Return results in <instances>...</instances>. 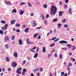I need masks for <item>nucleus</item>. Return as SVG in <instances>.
I'll list each match as a JSON object with an SVG mask.
<instances>
[{
    "mask_svg": "<svg viewBox=\"0 0 76 76\" xmlns=\"http://www.w3.org/2000/svg\"><path fill=\"white\" fill-rule=\"evenodd\" d=\"M50 15L52 16H54L56 15L57 11V8L56 6H52L51 7L50 10Z\"/></svg>",
    "mask_w": 76,
    "mask_h": 76,
    "instance_id": "obj_1",
    "label": "nucleus"
},
{
    "mask_svg": "<svg viewBox=\"0 0 76 76\" xmlns=\"http://www.w3.org/2000/svg\"><path fill=\"white\" fill-rule=\"evenodd\" d=\"M4 41L5 42H8L9 40V37H5L4 38Z\"/></svg>",
    "mask_w": 76,
    "mask_h": 76,
    "instance_id": "obj_2",
    "label": "nucleus"
},
{
    "mask_svg": "<svg viewBox=\"0 0 76 76\" xmlns=\"http://www.w3.org/2000/svg\"><path fill=\"white\" fill-rule=\"evenodd\" d=\"M59 43L60 44H67V42L66 41L64 40L60 41L59 42Z\"/></svg>",
    "mask_w": 76,
    "mask_h": 76,
    "instance_id": "obj_3",
    "label": "nucleus"
},
{
    "mask_svg": "<svg viewBox=\"0 0 76 76\" xmlns=\"http://www.w3.org/2000/svg\"><path fill=\"white\" fill-rule=\"evenodd\" d=\"M13 56L15 57H18V53L16 51H15L13 53Z\"/></svg>",
    "mask_w": 76,
    "mask_h": 76,
    "instance_id": "obj_4",
    "label": "nucleus"
},
{
    "mask_svg": "<svg viewBox=\"0 0 76 76\" xmlns=\"http://www.w3.org/2000/svg\"><path fill=\"white\" fill-rule=\"evenodd\" d=\"M25 10H20V15H23V13H24V12H25Z\"/></svg>",
    "mask_w": 76,
    "mask_h": 76,
    "instance_id": "obj_5",
    "label": "nucleus"
},
{
    "mask_svg": "<svg viewBox=\"0 0 76 76\" xmlns=\"http://www.w3.org/2000/svg\"><path fill=\"white\" fill-rule=\"evenodd\" d=\"M12 66H14V67H16V66H17V64L15 62H12Z\"/></svg>",
    "mask_w": 76,
    "mask_h": 76,
    "instance_id": "obj_6",
    "label": "nucleus"
},
{
    "mask_svg": "<svg viewBox=\"0 0 76 76\" xmlns=\"http://www.w3.org/2000/svg\"><path fill=\"white\" fill-rule=\"evenodd\" d=\"M64 13V12L59 11V16H61L63 15V13Z\"/></svg>",
    "mask_w": 76,
    "mask_h": 76,
    "instance_id": "obj_7",
    "label": "nucleus"
},
{
    "mask_svg": "<svg viewBox=\"0 0 76 76\" xmlns=\"http://www.w3.org/2000/svg\"><path fill=\"white\" fill-rule=\"evenodd\" d=\"M37 48V47H34L32 49L30 50V51H32V52H33L34 53H35V51L34 50H35Z\"/></svg>",
    "mask_w": 76,
    "mask_h": 76,
    "instance_id": "obj_8",
    "label": "nucleus"
},
{
    "mask_svg": "<svg viewBox=\"0 0 76 76\" xmlns=\"http://www.w3.org/2000/svg\"><path fill=\"white\" fill-rule=\"evenodd\" d=\"M29 27L26 28L24 30V32H26V33H27V32H28V31H29Z\"/></svg>",
    "mask_w": 76,
    "mask_h": 76,
    "instance_id": "obj_9",
    "label": "nucleus"
},
{
    "mask_svg": "<svg viewBox=\"0 0 76 76\" xmlns=\"http://www.w3.org/2000/svg\"><path fill=\"white\" fill-rule=\"evenodd\" d=\"M68 13L69 14H70V15H71L72 14V8H69V9L68 10Z\"/></svg>",
    "mask_w": 76,
    "mask_h": 76,
    "instance_id": "obj_10",
    "label": "nucleus"
},
{
    "mask_svg": "<svg viewBox=\"0 0 76 76\" xmlns=\"http://www.w3.org/2000/svg\"><path fill=\"white\" fill-rule=\"evenodd\" d=\"M15 22H16V20H13L11 21V23L12 25H13L14 23H15Z\"/></svg>",
    "mask_w": 76,
    "mask_h": 76,
    "instance_id": "obj_11",
    "label": "nucleus"
},
{
    "mask_svg": "<svg viewBox=\"0 0 76 76\" xmlns=\"http://www.w3.org/2000/svg\"><path fill=\"white\" fill-rule=\"evenodd\" d=\"M26 42L27 44H30V41L29 40V39L28 38L26 39Z\"/></svg>",
    "mask_w": 76,
    "mask_h": 76,
    "instance_id": "obj_12",
    "label": "nucleus"
},
{
    "mask_svg": "<svg viewBox=\"0 0 76 76\" xmlns=\"http://www.w3.org/2000/svg\"><path fill=\"white\" fill-rule=\"evenodd\" d=\"M18 42L19 45H22V39H20L18 40Z\"/></svg>",
    "mask_w": 76,
    "mask_h": 76,
    "instance_id": "obj_13",
    "label": "nucleus"
},
{
    "mask_svg": "<svg viewBox=\"0 0 76 76\" xmlns=\"http://www.w3.org/2000/svg\"><path fill=\"white\" fill-rule=\"evenodd\" d=\"M6 61L7 62H9L10 61V58H9L8 57H7L6 58Z\"/></svg>",
    "mask_w": 76,
    "mask_h": 76,
    "instance_id": "obj_14",
    "label": "nucleus"
},
{
    "mask_svg": "<svg viewBox=\"0 0 76 76\" xmlns=\"http://www.w3.org/2000/svg\"><path fill=\"white\" fill-rule=\"evenodd\" d=\"M37 23H34V22H33V23L32 25V27H35V26H37Z\"/></svg>",
    "mask_w": 76,
    "mask_h": 76,
    "instance_id": "obj_15",
    "label": "nucleus"
},
{
    "mask_svg": "<svg viewBox=\"0 0 76 76\" xmlns=\"http://www.w3.org/2000/svg\"><path fill=\"white\" fill-rule=\"evenodd\" d=\"M16 12H17V11H16V9H13L12 11V13H16Z\"/></svg>",
    "mask_w": 76,
    "mask_h": 76,
    "instance_id": "obj_16",
    "label": "nucleus"
},
{
    "mask_svg": "<svg viewBox=\"0 0 76 76\" xmlns=\"http://www.w3.org/2000/svg\"><path fill=\"white\" fill-rule=\"evenodd\" d=\"M43 52L44 53H45L46 52V50L45 49V48L43 47Z\"/></svg>",
    "mask_w": 76,
    "mask_h": 76,
    "instance_id": "obj_17",
    "label": "nucleus"
},
{
    "mask_svg": "<svg viewBox=\"0 0 76 76\" xmlns=\"http://www.w3.org/2000/svg\"><path fill=\"white\" fill-rule=\"evenodd\" d=\"M5 49H7L9 48V46L7 45H5Z\"/></svg>",
    "mask_w": 76,
    "mask_h": 76,
    "instance_id": "obj_18",
    "label": "nucleus"
},
{
    "mask_svg": "<svg viewBox=\"0 0 76 76\" xmlns=\"http://www.w3.org/2000/svg\"><path fill=\"white\" fill-rule=\"evenodd\" d=\"M38 53H36V54L34 55V58H36L38 57Z\"/></svg>",
    "mask_w": 76,
    "mask_h": 76,
    "instance_id": "obj_19",
    "label": "nucleus"
},
{
    "mask_svg": "<svg viewBox=\"0 0 76 76\" xmlns=\"http://www.w3.org/2000/svg\"><path fill=\"white\" fill-rule=\"evenodd\" d=\"M39 35L38 34L36 33L34 35L33 37H34L35 38H36L37 37V35Z\"/></svg>",
    "mask_w": 76,
    "mask_h": 76,
    "instance_id": "obj_20",
    "label": "nucleus"
},
{
    "mask_svg": "<svg viewBox=\"0 0 76 76\" xmlns=\"http://www.w3.org/2000/svg\"><path fill=\"white\" fill-rule=\"evenodd\" d=\"M7 26H8V24H5L4 26V27L6 30H7Z\"/></svg>",
    "mask_w": 76,
    "mask_h": 76,
    "instance_id": "obj_21",
    "label": "nucleus"
},
{
    "mask_svg": "<svg viewBox=\"0 0 76 76\" xmlns=\"http://www.w3.org/2000/svg\"><path fill=\"white\" fill-rule=\"evenodd\" d=\"M58 28H61V24L60 23H58Z\"/></svg>",
    "mask_w": 76,
    "mask_h": 76,
    "instance_id": "obj_22",
    "label": "nucleus"
},
{
    "mask_svg": "<svg viewBox=\"0 0 76 76\" xmlns=\"http://www.w3.org/2000/svg\"><path fill=\"white\" fill-rule=\"evenodd\" d=\"M58 20V19L57 18H56L55 19H54L53 20V22H57V21Z\"/></svg>",
    "mask_w": 76,
    "mask_h": 76,
    "instance_id": "obj_23",
    "label": "nucleus"
},
{
    "mask_svg": "<svg viewBox=\"0 0 76 76\" xmlns=\"http://www.w3.org/2000/svg\"><path fill=\"white\" fill-rule=\"evenodd\" d=\"M61 50H67V48H61Z\"/></svg>",
    "mask_w": 76,
    "mask_h": 76,
    "instance_id": "obj_24",
    "label": "nucleus"
},
{
    "mask_svg": "<svg viewBox=\"0 0 76 76\" xmlns=\"http://www.w3.org/2000/svg\"><path fill=\"white\" fill-rule=\"evenodd\" d=\"M26 3L25 2H21L20 4V6H21V5H25V4H26Z\"/></svg>",
    "mask_w": 76,
    "mask_h": 76,
    "instance_id": "obj_25",
    "label": "nucleus"
},
{
    "mask_svg": "<svg viewBox=\"0 0 76 76\" xmlns=\"http://www.w3.org/2000/svg\"><path fill=\"white\" fill-rule=\"evenodd\" d=\"M1 22L2 23H3V24H5L6 23V22L4 20H2L1 21Z\"/></svg>",
    "mask_w": 76,
    "mask_h": 76,
    "instance_id": "obj_26",
    "label": "nucleus"
},
{
    "mask_svg": "<svg viewBox=\"0 0 76 76\" xmlns=\"http://www.w3.org/2000/svg\"><path fill=\"white\" fill-rule=\"evenodd\" d=\"M59 58L60 59H62L63 58V55L62 54H60L59 56Z\"/></svg>",
    "mask_w": 76,
    "mask_h": 76,
    "instance_id": "obj_27",
    "label": "nucleus"
},
{
    "mask_svg": "<svg viewBox=\"0 0 76 76\" xmlns=\"http://www.w3.org/2000/svg\"><path fill=\"white\" fill-rule=\"evenodd\" d=\"M44 23L45 25H47V24H48V23L47 22V21L46 20H45L44 21Z\"/></svg>",
    "mask_w": 76,
    "mask_h": 76,
    "instance_id": "obj_28",
    "label": "nucleus"
},
{
    "mask_svg": "<svg viewBox=\"0 0 76 76\" xmlns=\"http://www.w3.org/2000/svg\"><path fill=\"white\" fill-rule=\"evenodd\" d=\"M72 48H73L72 49V51H73V50H75L76 49V47H75V46H72Z\"/></svg>",
    "mask_w": 76,
    "mask_h": 76,
    "instance_id": "obj_29",
    "label": "nucleus"
},
{
    "mask_svg": "<svg viewBox=\"0 0 76 76\" xmlns=\"http://www.w3.org/2000/svg\"><path fill=\"white\" fill-rule=\"evenodd\" d=\"M28 4L29 7H32V5H31V4L29 3V2H28Z\"/></svg>",
    "mask_w": 76,
    "mask_h": 76,
    "instance_id": "obj_30",
    "label": "nucleus"
},
{
    "mask_svg": "<svg viewBox=\"0 0 76 76\" xmlns=\"http://www.w3.org/2000/svg\"><path fill=\"white\" fill-rule=\"evenodd\" d=\"M15 26H17V27H19L20 26V24L17 23L16 24Z\"/></svg>",
    "mask_w": 76,
    "mask_h": 76,
    "instance_id": "obj_31",
    "label": "nucleus"
},
{
    "mask_svg": "<svg viewBox=\"0 0 76 76\" xmlns=\"http://www.w3.org/2000/svg\"><path fill=\"white\" fill-rule=\"evenodd\" d=\"M58 40H59V38H57L54 41V42H57V41H58Z\"/></svg>",
    "mask_w": 76,
    "mask_h": 76,
    "instance_id": "obj_32",
    "label": "nucleus"
},
{
    "mask_svg": "<svg viewBox=\"0 0 76 76\" xmlns=\"http://www.w3.org/2000/svg\"><path fill=\"white\" fill-rule=\"evenodd\" d=\"M41 16L43 20H44L45 18H44V15L43 14Z\"/></svg>",
    "mask_w": 76,
    "mask_h": 76,
    "instance_id": "obj_33",
    "label": "nucleus"
},
{
    "mask_svg": "<svg viewBox=\"0 0 76 76\" xmlns=\"http://www.w3.org/2000/svg\"><path fill=\"white\" fill-rule=\"evenodd\" d=\"M43 7L44 8H47V5L46 4H44L43 5Z\"/></svg>",
    "mask_w": 76,
    "mask_h": 76,
    "instance_id": "obj_34",
    "label": "nucleus"
},
{
    "mask_svg": "<svg viewBox=\"0 0 76 76\" xmlns=\"http://www.w3.org/2000/svg\"><path fill=\"white\" fill-rule=\"evenodd\" d=\"M0 34L1 35H3V31L2 30H0Z\"/></svg>",
    "mask_w": 76,
    "mask_h": 76,
    "instance_id": "obj_35",
    "label": "nucleus"
},
{
    "mask_svg": "<svg viewBox=\"0 0 76 76\" xmlns=\"http://www.w3.org/2000/svg\"><path fill=\"white\" fill-rule=\"evenodd\" d=\"M56 37H55L53 38L52 39H49L50 41H51V40H54L56 38Z\"/></svg>",
    "mask_w": 76,
    "mask_h": 76,
    "instance_id": "obj_36",
    "label": "nucleus"
},
{
    "mask_svg": "<svg viewBox=\"0 0 76 76\" xmlns=\"http://www.w3.org/2000/svg\"><path fill=\"white\" fill-rule=\"evenodd\" d=\"M66 46H67L68 47H69V48L72 47V46H71V45H70V44H67L66 45Z\"/></svg>",
    "mask_w": 76,
    "mask_h": 76,
    "instance_id": "obj_37",
    "label": "nucleus"
},
{
    "mask_svg": "<svg viewBox=\"0 0 76 76\" xmlns=\"http://www.w3.org/2000/svg\"><path fill=\"white\" fill-rule=\"evenodd\" d=\"M15 36H13L12 37V38H11V39H12V40H14V39H15Z\"/></svg>",
    "mask_w": 76,
    "mask_h": 76,
    "instance_id": "obj_38",
    "label": "nucleus"
},
{
    "mask_svg": "<svg viewBox=\"0 0 76 76\" xmlns=\"http://www.w3.org/2000/svg\"><path fill=\"white\" fill-rule=\"evenodd\" d=\"M62 3H63V2H62V1H59V5L61 6V5H62Z\"/></svg>",
    "mask_w": 76,
    "mask_h": 76,
    "instance_id": "obj_39",
    "label": "nucleus"
},
{
    "mask_svg": "<svg viewBox=\"0 0 76 76\" xmlns=\"http://www.w3.org/2000/svg\"><path fill=\"white\" fill-rule=\"evenodd\" d=\"M66 19H64L63 20H62V22L63 23H64L66 22Z\"/></svg>",
    "mask_w": 76,
    "mask_h": 76,
    "instance_id": "obj_40",
    "label": "nucleus"
},
{
    "mask_svg": "<svg viewBox=\"0 0 76 76\" xmlns=\"http://www.w3.org/2000/svg\"><path fill=\"white\" fill-rule=\"evenodd\" d=\"M39 47H37V50L35 52L36 53H37V52H38V51H39Z\"/></svg>",
    "mask_w": 76,
    "mask_h": 76,
    "instance_id": "obj_41",
    "label": "nucleus"
},
{
    "mask_svg": "<svg viewBox=\"0 0 76 76\" xmlns=\"http://www.w3.org/2000/svg\"><path fill=\"white\" fill-rule=\"evenodd\" d=\"M54 45H55V43H54L53 44H52L50 45V47H53Z\"/></svg>",
    "mask_w": 76,
    "mask_h": 76,
    "instance_id": "obj_42",
    "label": "nucleus"
},
{
    "mask_svg": "<svg viewBox=\"0 0 76 76\" xmlns=\"http://www.w3.org/2000/svg\"><path fill=\"white\" fill-rule=\"evenodd\" d=\"M67 7V5L66 4H64V9H66Z\"/></svg>",
    "mask_w": 76,
    "mask_h": 76,
    "instance_id": "obj_43",
    "label": "nucleus"
},
{
    "mask_svg": "<svg viewBox=\"0 0 76 76\" xmlns=\"http://www.w3.org/2000/svg\"><path fill=\"white\" fill-rule=\"evenodd\" d=\"M1 29H3V30H4V31H5V30H6V29L4 27H2Z\"/></svg>",
    "mask_w": 76,
    "mask_h": 76,
    "instance_id": "obj_44",
    "label": "nucleus"
},
{
    "mask_svg": "<svg viewBox=\"0 0 76 76\" xmlns=\"http://www.w3.org/2000/svg\"><path fill=\"white\" fill-rule=\"evenodd\" d=\"M64 26L65 28H67L68 26H69L68 25H67V24H65L64 25Z\"/></svg>",
    "mask_w": 76,
    "mask_h": 76,
    "instance_id": "obj_45",
    "label": "nucleus"
},
{
    "mask_svg": "<svg viewBox=\"0 0 76 76\" xmlns=\"http://www.w3.org/2000/svg\"><path fill=\"white\" fill-rule=\"evenodd\" d=\"M7 4H9V5H10L11 4L10 2L9 1H7Z\"/></svg>",
    "mask_w": 76,
    "mask_h": 76,
    "instance_id": "obj_46",
    "label": "nucleus"
},
{
    "mask_svg": "<svg viewBox=\"0 0 76 76\" xmlns=\"http://www.w3.org/2000/svg\"><path fill=\"white\" fill-rule=\"evenodd\" d=\"M41 28H42V27H37L36 28L37 29H41Z\"/></svg>",
    "mask_w": 76,
    "mask_h": 76,
    "instance_id": "obj_47",
    "label": "nucleus"
},
{
    "mask_svg": "<svg viewBox=\"0 0 76 76\" xmlns=\"http://www.w3.org/2000/svg\"><path fill=\"white\" fill-rule=\"evenodd\" d=\"M72 65V63H69V65H68V66L69 67H70V66H71Z\"/></svg>",
    "mask_w": 76,
    "mask_h": 76,
    "instance_id": "obj_48",
    "label": "nucleus"
},
{
    "mask_svg": "<svg viewBox=\"0 0 76 76\" xmlns=\"http://www.w3.org/2000/svg\"><path fill=\"white\" fill-rule=\"evenodd\" d=\"M36 3L37 4H38V5H39V4H40V3H39V1H37Z\"/></svg>",
    "mask_w": 76,
    "mask_h": 76,
    "instance_id": "obj_49",
    "label": "nucleus"
},
{
    "mask_svg": "<svg viewBox=\"0 0 76 76\" xmlns=\"http://www.w3.org/2000/svg\"><path fill=\"white\" fill-rule=\"evenodd\" d=\"M16 31L17 32H20V31L19 29H18L16 30Z\"/></svg>",
    "mask_w": 76,
    "mask_h": 76,
    "instance_id": "obj_50",
    "label": "nucleus"
},
{
    "mask_svg": "<svg viewBox=\"0 0 76 76\" xmlns=\"http://www.w3.org/2000/svg\"><path fill=\"white\" fill-rule=\"evenodd\" d=\"M52 55L51 54H49L48 56V58H49L50 57H51Z\"/></svg>",
    "mask_w": 76,
    "mask_h": 76,
    "instance_id": "obj_51",
    "label": "nucleus"
},
{
    "mask_svg": "<svg viewBox=\"0 0 76 76\" xmlns=\"http://www.w3.org/2000/svg\"><path fill=\"white\" fill-rule=\"evenodd\" d=\"M46 18H49V15L48 14H47L46 17Z\"/></svg>",
    "mask_w": 76,
    "mask_h": 76,
    "instance_id": "obj_52",
    "label": "nucleus"
},
{
    "mask_svg": "<svg viewBox=\"0 0 76 76\" xmlns=\"http://www.w3.org/2000/svg\"><path fill=\"white\" fill-rule=\"evenodd\" d=\"M22 27L23 28H26V26H25V25H23L22 26Z\"/></svg>",
    "mask_w": 76,
    "mask_h": 76,
    "instance_id": "obj_53",
    "label": "nucleus"
},
{
    "mask_svg": "<svg viewBox=\"0 0 76 76\" xmlns=\"http://www.w3.org/2000/svg\"><path fill=\"white\" fill-rule=\"evenodd\" d=\"M65 1L66 3H68V2H69V0H65Z\"/></svg>",
    "mask_w": 76,
    "mask_h": 76,
    "instance_id": "obj_54",
    "label": "nucleus"
},
{
    "mask_svg": "<svg viewBox=\"0 0 76 76\" xmlns=\"http://www.w3.org/2000/svg\"><path fill=\"white\" fill-rule=\"evenodd\" d=\"M26 63V61L25 60L23 61V63L25 64V63Z\"/></svg>",
    "mask_w": 76,
    "mask_h": 76,
    "instance_id": "obj_55",
    "label": "nucleus"
},
{
    "mask_svg": "<svg viewBox=\"0 0 76 76\" xmlns=\"http://www.w3.org/2000/svg\"><path fill=\"white\" fill-rule=\"evenodd\" d=\"M55 57H56V58H57V55L56 53V54H55Z\"/></svg>",
    "mask_w": 76,
    "mask_h": 76,
    "instance_id": "obj_56",
    "label": "nucleus"
},
{
    "mask_svg": "<svg viewBox=\"0 0 76 76\" xmlns=\"http://www.w3.org/2000/svg\"><path fill=\"white\" fill-rule=\"evenodd\" d=\"M54 51H55L54 50V49L53 50H52V51L51 52V54H53V53H54Z\"/></svg>",
    "mask_w": 76,
    "mask_h": 76,
    "instance_id": "obj_57",
    "label": "nucleus"
},
{
    "mask_svg": "<svg viewBox=\"0 0 76 76\" xmlns=\"http://www.w3.org/2000/svg\"><path fill=\"white\" fill-rule=\"evenodd\" d=\"M34 44V42H30V44H29V45H30V44Z\"/></svg>",
    "mask_w": 76,
    "mask_h": 76,
    "instance_id": "obj_58",
    "label": "nucleus"
},
{
    "mask_svg": "<svg viewBox=\"0 0 76 76\" xmlns=\"http://www.w3.org/2000/svg\"><path fill=\"white\" fill-rule=\"evenodd\" d=\"M38 39H41V36L39 35L38 37Z\"/></svg>",
    "mask_w": 76,
    "mask_h": 76,
    "instance_id": "obj_59",
    "label": "nucleus"
},
{
    "mask_svg": "<svg viewBox=\"0 0 76 76\" xmlns=\"http://www.w3.org/2000/svg\"><path fill=\"white\" fill-rule=\"evenodd\" d=\"M72 53L71 52H70L69 53V56H72Z\"/></svg>",
    "mask_w": 76,
    "mask_h": 76,
    "instance_id": "obj_60",
    "label": "nucleus"
},
{
    "mask_svg": "<svg viewBox=\"0 0 76 76\" xmlns=\"http://www.w3.org/2000/svg\"><path fill=\"white\" fill-rule=\"evenodd\" d=\"M30 16H34V14H32V13H31L30 14Z\"/></svg>",
    "mask_w": 76,
    "mask_h": 76,
    "instance_id": "obj_61",
    "label": "nucleus"
},
{
    "mask_svg": "<svg viewBox=\"0 0 76 76\" xmlns=\"http://www.w3.org/2000/svg\"><path fill=\"white\" fill-rule=\"evenodd\" d=\"M75 61V59L74 58L72 60V61Z\"/></svg>",
    "mask_w": 76,
    "mask_h": 76,
    "instance_id": "obj_62",
    "label": "nucleus"
},
{
    "mask_svg": "<svg viewBox=\"0 0 76 76\" xmlns=\"http://www.w3.org/2000/svg\"><path fill=\"white\" fill-rule=\"evenodd\" d=\"M27 59H28V60H30V58H29V56H28L27 57Z\"/></svg>",
    "mask_w": 76,
    "mask_h": 76,
    "instance_id": "obj_63",
    "label": "nucleus"
},
{
    "mask_svg": "<svg viewBox=\"0 0 76 76\" xmlns=\"http://www.w3.org/2000/svg\"><path fill=\"white\" fill-rule=\"evenodd\" d=\"M69 28H66V31H69Z\"/></svg>",
    "mask_w": 76,
    "mask_h": 76,
    "instance_id": "obj_64",
    "label": "nucleus"
}]
</instances>
